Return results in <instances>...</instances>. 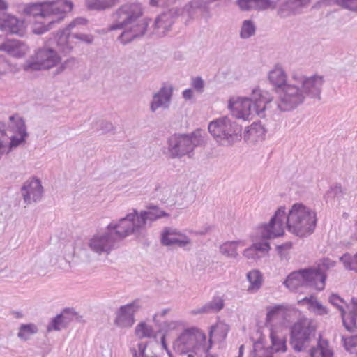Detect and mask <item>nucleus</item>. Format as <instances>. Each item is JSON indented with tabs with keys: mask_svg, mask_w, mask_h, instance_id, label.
<instances>
[{
	"mask_svg": "<svg viewBox=\"0 0 357 357\" xmlns=\"http://www.w3.org/2000/svg\"><path fill=\"white\" fill-rule=\"evenodd\" d=\"M268 80L277 93V108L281 112H289L302 105L305 100L321 99L323 85L322 75L306 76L300 73L287 75L281 64H275L268 74Z\"/></svg>",
	"mask_w": 357,
	"mask_h": 357,
	"instance_id": "f257e3e1",
	"label": "nucleus"
},
{
	"mask_svg": "<svg viewBox=\"0 0 357 357\" xmlns=\"http://www.w3.org/2000/svg\"><path fill=\"white\" fill-rule=\"evenodd\" d=\"M285 220L289 231L300 237L312 234L317 221L316 213L302 204H294L287 215L285 208L280 207L269 222L261 227L262 238H275L282 236Z\"/></svg>",
	"mask_w": 357,
	"mask_h": 357,
	"instance_id": "f03ea898",
	"label": "nucleus"
},
{
	"mask_svg": "<svg viewBox=\"0 0 357 357\" xmlns=\"http://www.w3.org/2000/svg\"><path fill=\"white\" fill-rule=\"evenodd\" d=\"M142 15V7L139 3L123 4L114 13V22L110 29H125L119 36L121 43L126 44L145 33L148 22L144 19L138 20Z\"/></svg>",
	"mask_w": 357,
	"mask_h": 357,
	"instance_id": "7ed1b4c3",
	"label": "nucleus"
},
{
	"mask_svg": "<svg viewBox=\"0 0 357 357\" xmlns=\"http://www.w3.org/2000/svg\"><path fill=\"white\" fill-rule=\"evenodd\" d=\"M73 7V3L70 0H54L26 5L23 12L45 20V24L36 26L33 30L36 34H43L52 29L55 24L60 23Z\"/></svg>",
	"mask_w": 357,
	"mask_h": 357,
	"instance_id": "20e7f679",
	"label": "nucleus"
},
{
	"mask_svg": "<svg viewBox=\"0 0 357 357\" xmlns=\"http://www.w3.org/2000/svg\"><path fill=\"white\" fill-rule=\"evenodd\" d=\"M273 99L267 91L259 88L252 89L250 97H231L228 102V109L236 119L250 120L255 114L264 116L267 104Z\"/></svg>",
	"mask_w": 357,
	"mask_h": 357,
	"instance_id": "39448f33",
	"label": "nucleus"
},
{
	"mask_svg": "<svg viewBox=\"0 0 357 357\" xmlns=\"http://www.w3.org/2000/svg\"><path fill=\"white\" fill-rule=\"evenodd\" d=\"M211 337L206 342L204 333L195 328L185 329L174 342L173 348L178 354L194 357L198 351L208 353L212 348Z\"/></svg>",
	"mask_w": 357,
	"mask_h": 357,
	"instance_id": "423d86ee",
	"label": "nucleus"
},
{
	"mask_svg": "<svg viewBox=\"0 0 357 357\" xmlns=\"http://www.w3.org/2000/svg\"><path fill=\"white\" fill-rule=\"evenodd\" d=\"M211 135L222 144H232L241 139V126L228 116H222L209 123Z\"/></svg>",
	"mask_w": 357,
	"mask_h": 357,
	"instance_id": "0eeeda50",
	"label": "nucleus"
},
{
	"mask_svg": "<svg viewBox=\"0 0 357 357\" xmlns=\"http://www.w3.org/2000/svg\"><path fill=\"white\" fill-rule=\"evenodd\" d=\"M61 61L58 52L52 47L45 45L36 49L33 54L26 60L22 68L26 72L50 70L56 66Z\"/></svg>",
	"mask_w": 357,
	"mask_h": 357,
	"instance_id": "6e6552de",
	"label": "nucleus"
},
{
	"mask_svg": "<svg viewBox=\"0 0 357 357\" xmlns=\"http://www.w3.org/2000/svg\"><path fill=\"white\" fill-rule=\"evenodd\" d=\"M206 132L197 129L190 135L175 134L168 140L169 151L172 156H185L190 153L194 147L204 143Z\"/></svg>",
	"mask_w": 357,
	"mask_h": 357,
	"instance_id": "1a4fd4ad",
	"label": "nucleus"
},
{
	"mask_svg": "<svg viewBox=\"0 0 357 357\" xmlns=\"http://www.w3.org/2000/svg\"><path fill=\"white\" fill-rule=\"evenodd\" d=\"M138 217V211L133 209L132 212L121 218L118 222L112 221L107 226V229L113 233L119 242L132 234L139 235L143 228Z\"/></svg>",
	"mask_w": 357,
	"mask_h": 357,
	"instance_id": "9d476101",
	"label": "nucleus"
},
{
	"mask_svg": "<svg viewBox=\"0 0 357 357\" xmlns=\"http://www.w3.org/2000/svg\"><path fill=\"white\" fill-rule=\"evenodd\" d=\"M0 125L1 132L9 138L11 145L18 146L24 142L27 136L26 126L18 114L10 116L6 126L4 123H1Z\"/></svg>",
	"mask_w": 357,
	"mask_h": 357,
	"instance_id": "9b49d317",
	"label": "nucleus"
},
{
	"mask_svg": "<svg viewBox=\"0 0 357 357\" xmlns=\"http://www.w3.org/2000/svg\"><path fill=\"white\" fill-rule=\"evenodd\" d=\"M93 235L87 242L90 250L100 255H109L113 250L119 246V241L109 229Z\"/></svg>",
	"mask_w": 357,
	"mask_h": 357,
	"instance_id": "f8f14e48",
	"label": "nucleus"
},
{
	"mask_svg": "<svg viewBox=\"0 0 357 357\" xmlns=\"http://www.w3.org/2000/svg\"><path fill=\"white\" fill-rule=\"evenodd\" d=\"M314 328L307 321L295 323L291 328L290 344L298 352L304 351L308 347L310 335Z\"/></svg>",
	"mask_w": 357,
	"mask_h": 357,
	"instance_id": "ddd939ff",
	"label": "nucleus"
},
{
	"mask_svg": "<svg viewBox=\"0 0 357 357\" xmlns=\"http://www.w3.org/2000/svg\"><path fill=\"white\" fill-rule=\"evenodd\" d=\"M55 39L59 50L64 54H68L76 45L75 39L86 44H91L93 41V36L91 34L81 33H71L69 29H64L58 32Z\"/></svg>",
	"mask_w": 357,
	"mask_h": 357,
	"instance_id": "4468645a",
	"label": "nucleus"
},
{
	"mask_svg": "<svg viewBox=\"0 0 357 357\" xmlns=\"http://www.w3.org/2000/svg\"><path fill=\"white\" fill-rule=\"evenodd\" d=\"M43 192L41 181L35 177L25 181L21 188V195L26 205L40 202Z\"/></svg>",
	"mask_w": 357,
	"mask_h": 357,
	"instance_id": "2eb2a0df",
	"label": "nucleus"
},
{
	"mask_svg": "<svg viewBox=\"0 0 357 357\" xmlns=\"http://www.w3.org/2000/svg\"><path fill=\"white\" fill-rule=\"evenodd\" d=\"M139 307L137 300L125 305H121L116 312L114 324L121 328L131 327L135 322V314Z\"/></svg>",
	"mask_w": 357,
	"mask_h": 357,
	"instance_id": "dca6fc26",
	"label": "nucleus"
},
{
	"mask_svg": "<svg viewBox=\"0 0 357 357\" xmlns=\"http://www.w3.org/2000/svg\"><path fill=\"white\" fill-rule=\"evenodd\" d=\"M161 244L165 246L176 245L180 248H186L192 244L191 239L185 234L181 233L177 229L165 227L160 238Z\"/></svg>",
	"mask_w": 357,
	"mask_h": 357,
	"instance_id": "f3484780",
	"label": "nucleus"
},
{
	"mask_svg": "<svg viewBox=\"0 0 357 357\" xmlns=\"http://www.w3.org/2000/svg\"><path fill=\"white\" fill-rule=\"evenodd\" d=\"M173 86L170 84H163L162 87L153 94L150 102V110L155 112L158 109H169L173 95Z\"/></svg>",
	"mask_w": 357,
	"mask_h": 357,
	"instance_id": "a211bd4d",
	"label": "nucleus"
},
{
	"mask_svg": "<svg viewBox=\"0 0 357 357\" xmlns=\"http://www.w3.org/2000/svg\"><path fill=\"white\" fill-rule=\"evenodd\" d=\"M327 275L316 266L305 268V287L313 288L318 291L325 289Z\"/></svg>",
	"mask_w": 357,
	"mask_h": 357,
	"instance_id": "6ab92c4d",
	"label": "nucleus"
},
{
	"mask_svg": "<svg viewBox=\"0 0 357 357\" xmlns=\"http://www.w3.org/2000/svg\"><path fill=\"white\" fill-rule=\"evenodd\" d=\"M0 29L11 34L22 36L24 33V22L10 14H3L0 17Z\"/></svg>",
	"mask_w": 357,
	"mask_h": 357,
	"instance_id": "aec40b11",
	"label": "nucleus"
},
{
	"mask_svg": "<svg viewBox=\"0 0 357 357\" xmlns=\"http://www.w3.org/2000/svg\"><path fill=\"white\" fill-rule=\"evenodd\" d=\"M138 216L144 230L148 222L151 224L160 218L169 217V214L158 206L151 204L147 206V210L138 211Z\"/></svg>",
	"mask_w": 357,
	"mask_h": 357,
	"instance_id": "412c9836",
	"label": "nucleus"
},
{
	"mask_svg": "<svg viewBox=\"0 0 357 357\" xmlns=\"http://www.w3.org/2000/svg\"><path fill=\"white\" fill-rule=\"evenodd\" d=\"M74 312L69 309H65L63 312L54 317L47 326L48 332L52 331H60L66 328L73 320Z\"/></svg>",
	"mask_w": 357,
	"mask_h": 357,
	"instance_id": "4be33fe9",
	"label": "nucleus"
},
{
	"mask_svg": "<svg viewBox=\"0 0 357 357\" xmlns=\"http://www.w3.org/2000/svg\"><path fill=\"white\" fill-rule=\"evenodd\" d=\"M305 268L294 271L289 273L283 284L291 291H296L305 287Z\"/></svg>",
	"mask_w": 357,
	"mask_h": 357,
	"instance_id": "5701e85b",
	"label": "nucleus"
},
{
	"mask_svg": "<svg viewBox=\"0 0 357 357\" xmlns=\"http://www.w3.org/2000/svg\"><path fill=\"white\" fill-rule=\"evenodd\" d=\"M173 24V18L169 13L160 15L155 20L154 33L158 36H163L169 30Z\"/></svg>",
	"mask_w": 357,
	"mask_h": 357,
	"instance_id": "b1692460",
	"label": "nucleus"
},
{
	"mask_svg": "<svg viewBox=\"0 0 357 357\" xmlns=\"http://www.w3.org/2000/svg\"><path fill=\"white\" fill-rule=\"evenodd\" d=\"M5 52L13 57L22 58L29 52V47L22 41L9 40L6 45Z\"/></svg>",
	"mask_w": 357,
	"mask_h": 357,
	"instance_id": "393cba45",
	"label": "nucleus"
},
{
	"mask_svg": "<svg viewBox=\"0 0 357 357\" xmlns=\"http://www.w3.org/2000/svg\"><path fill=\"white\" fill-rule=\"evenodd\" d=\"M265 135V129L261 123H253L244 132V139L250 142H255L262 139Z\"/></svg>",
	"mask_w": 357,
	"mask_h": 357,
	"instance_id": "a878e982",
	"label": "nucleus"
},
{
	"mask_svg": "<svg viewBox=\"0 0 357 357\" xmlns=\"http://www.w3.org/2000/svg\"><path fill=\"white\" fill-rule=\"evenodd\" d=\"M246 276L250 282V286L248 289V291H257L261 288L263 277L259 271L256 269L252 270L247 273Z\"/></svg>",
	"mask_w": 357,
	"mask_h": 357,
	"instance_id": "bb28decb",
	"label": "nucleus"
},
{
	"mask_svg": "<svg viewBox=\"0 0 357 357\" xmlns=\"http://www.w3.org/2000/svg\"><path fill=\"white\" fill-rule=\"evenodd\" d=\"M117 0H86V6L90 10H105L115 6Z\"/></svg>",
	"mask_w": 357,
	"mask_h": 357,
	"instance_id": "cd10ccee",
	"label": "nucleus"
},
{
	"mask_svg": "<svg viewBox=\"0 0 357 357\" xmlns=\"http://www.w3.org/2000/svg\"><path fill=\"white\" fill-rule=\"evenodd\" d=\"M38 328L33 323L22 324L19 328L17 337L24 341H27L30 339L31 336L38 333Z\"/></svg>",
	"mask_w": 357,
	"mask_h": 357,
	"instance_id": "c85d7f7f",
	"label": "nucleus"
},
{
	"mask_svg": "<svg viewBox=\"0 0 357 357\" xmlns=\"http://www.w3.org/2000/svg\"><path fill=\"white\" fill-rule=\"evenodd\" d=\"M224 301L220 297L213 298L199 310L200 313L218 312L224 307Z\"/></svg>",
	"mask_w": 357,
	"mask_h": 357,
	"instance_id": "c756f323",
	"label": "nucleus"
},
{
	"mask_svg": "<svg viewBox=\"0 0 357 357\" xmlns=\"http://www.w3.org/2000/svg\"><path fill=\"white\" fill-rule=\"evenodd\" d=\"M304 301H305L309 305L310 310L316 314L322 316L328 313L327 308L318 301L313 296L305 298Z\"/></svg>",
	"mask_w": 357,
	"mask_h": 357,
	"instance_id": "7c9ffc66",
	"label": "nucleus"
},
{
	"mask_svg": "<svg viewBox=\"0 0 357 357\" xmlns=\"http://www.w3.org/2000/svg\"><path fill=\"white\" fill-rule=\"evenodd\" d=\"M241 241H227L224 243L220 247V251L222 254L231 258L237 257V245L241 244Z\"/></svg>",
	"mask_w": 357,
	"mask_h": 357,
	"instance_id": "2f4dec72",
	"label": "nucleus"
},
{
	"mask_svg": "<svg viewBox=\"0 0 357 357\" xmlns=\"http://www.w3.org/2000/svg\"><path fill=\"white\" fill-rule=\"evenodd\" d=\"M298 1H287L282 3L278 8L277 13L281 18H287L296 14L295 4Z\"/></svg>",
	"mask_w": 357,
	"mask_h": 357,
	"instance_id": "473e14b6",
	"label": "nucleus"
},
{
	"mask_svg": "<svg viewBox=\"0 0 357 357\" xmlns=\"http://www.w3.org/2000/svg\"><path fill=\"white\" fill-rule=\"evenodd\" d=\"M347 270L357 273V253L351 255L349 252L344 253L339 258Z\"/></svg>",
	"mask_w": 357,
	"mask_h": 357,
	"instance_id": "72a5a7b5",
	"label": "nucleus"
},
{
	"mask_svg": "<svg viewBox=\"0 0 357 357\" xmlns=\"http://www.w3.org/2000/svg\"><path fill=\"white\" fill-rule=\"evenodd\" d=\"M344 310L341 312L343 325L349 332H354L357 328V314L350 312L346 316Z\"/></svg>",
	"mask_w": 357,
	"mask_h": 357,
	"instance_id": "f704fd0d",
	"label": "nucleus"
},
{
	"mask_svg": "<svg viewBox=\"0 0 357 357\" xmlns=\"http://www.w3.org/2000/svg\"><path fill=\"white\" fill-rule=\"evenodd\" d=\"M256 27L253 21L245 20L243 22L240 31V37L243 39L249 38L255 33Z\"/></svg>",
	"mask_w": 357,
	"mask_h": 357,
	"instance_id": "c9c22d12",
	"label": "nucleus"
},
{
	"mask_svg": "<svg viewBox=\"0 0 357 357\" xmlns=\"http://www.w3.org/2000/svg\"><path fill=\"white\" fill-rule=\"evenodd\" d=\"M92 128L102 134L107 133L114 130L113 124L107 121L97 119L91 123Z\"/></svg>",
	"mask_w": 357,
	"mask_h": 357,
	"instance_id": "e433bc0d",
	"label": "nucleus"
},
{
	"mask_svg": "<svg viewBox=\"0 0 357 357\" xmlns=\"http://www.w3.org/2000/svg\"><path fill=\"white\" fill-rule=\"evenodd\" d=\"M270 339L273 349L276 352H285L287 351L286 340L279 338L274 331H271L270 333Z\"/></svg>",
	"mask_w": 357,
	"mask_h": 357,
	"instance_id": "4c0bfd02",
	"label": "nucleus"
},
{
	"mask_svg": "<svg viewBox=\"0 0 357 357\" xmlns=\"http://www.w3.org/2000/svg\"><path fill=\"white\" fill-rule=\"evenodd\" d=\"M153 333L152 327L144 322H140L135 328V334L139 339L150 338L152 337Z\"/></svg>",
	"mask_w": 357,
	"mask_h": 357,
	"instance_id": "58836bf2",
	"label": "nucleus"
},
{
	"mask_svg": "<svg viewBox=\"0 0 357 357\" xmlns=\"http://www.w3.org/2000/svg\"><path fill=\"white\" fill-rule=\"evenodd\" d=\"M310 355L311 357H333V352L319 344L310 349Z\"/></svg>",
	"mask_w": 357,
	"mask_h": 357,
	"instance_id": "ea45409f",
	"label": "nucleus"
},
{
	"mask_svg": "<svg viewBox=\"0 0 357 357\" xmlns=\"http://www.w3.org/2000/svg\"><path fill=\"white\" fill-rule=\"evenodd\" d=\"M264 225H261L259 227V231L260 234V237L261 239H263V241L257 242L252 245V248L255 249V251L257 252V251L261 252H267L271 249L269 243L266 241L269 238H264L261 236V227Z\"/></svg>",
	"mask_w": 357,
	"mask_h": 357,
	"instance_id": "a19ab883",
	"label": "nucleus"
},
{
	"mask_svg": "<svg viewBox=\"0 0 357 357\" xmlns=\"http://www.w3.org/2000/svg\"><path fill=\"white\" fill-rule=\"evenodd\" d=\"M255 10H258L275 9L277 6V3L271 0H255Z\"/></svg>",
	"mask_w": 357,
	"mask_h": 357,
	"instance_id": "79ce46f5",
	"label": "nucleus"
},
{
	"mask_svg": "<svg viewBox=\"0 0 357 357\" xmlns=\"http://www.w3.org/2000/svg\"><path fill=\"white\" fill-rule=\"evenodd\" d=\"M336 262L329 258H323L321 261L315 266L317 268L321 271L322 273H326V271L330 268L335 267Z\"/></svg>",
	"mask_w": 357,
	"mask_h": 357,
	"instance_id": "37998d69",
	"label": "nucleus"
},
{
	"mask_svg": "<svg viewBox=\"0 0 357 357\" xmlns=\"http://www.w3.org/2000/svg\"><path fill=\"white\" fill-rule=\"evenodd\" d=\"M343 192L342 187L340 185H335V186H332L330 188V189L327 191L326 194V199L328 202V199H333V198H340L342 196Z\"/></svg>",
	"mask_w": 357,
	"mask_h": 357,
	"instance_id": "c03bdc74",
	"label": "nucleus"
},
{
	"mask_svg": "<svg viewBox=\"0 0 357 357\" xmlns=\"http://www.w3.org/2000/svg\"><path fill=\"white\" fill-rule=\"evenodd\" d=\"M336 3L344 8L357 11V0H335Z\"/></svg>",
	"mask_w": 357,
	"mask_h": 357,
	"instance_id": "a18cd8bd",
	"label": "nucleus"
},
{
	"mask_svg": "<svg viewBox=\"0 0 357 357\" xmlns=\"http://www.w3.org/2000/svg\"><path fill=\"white\" fill-rule=\"evenodd\" d=\"M191 85L199 93H202L204 91L205 83L203 79L199 76L192 78Z\"/></svg>",
	"mask_w": 357,
	"mask_h": 357,
	"instance_id": "49530a36",
	"label": "nucleus"
},
{
	"mask_svg": "<svg viewBox=\"0 0 357 357\" xmlns=\"http://www.w3.org/2000/svg\"><path fill=\"white\" fill-rule=\"evenodd\" d=\"M291 247L292 243L291 242H287L285 243L277 246L276 250L278 251V253L280 255L281 259L287 258V251L290 250Z\"/></svg>",
	"mask_w": 357,
	"mask_h": 357,
	"instance_id": "de8ad7c7",
	"label": "nucleus"
},
{
	"mask_svg": "<svg viewBox=\"0 0 357 357\" xmlns=\"http://www.w3.org/2000/svg\"><path fill=\"white\" fill-rule=\"evenodd\" d=\"M255 0H238L237 5L241 10L247 11L250 10H255Z\"/></svg>",
	"mask_w": 357,
	"mask_h": 357,
	"instance_id": "09e8293b",
	"label": "nucleus"
},
{
	"mask_svg": "<svg viewBox=\"0 0 357 357\" xmlns=\"http://www.w3.org/2000/svg\"><path fill=\"white\" fill-rule=\"evenodd\" d=\"M11 70L10 62L4 56H0V75H4Z\"/></svg>",
	"mask_w": 357,
	"mask_h": 357,
	"instance_id": "8fccbe9b",
	"label": "nucleus"
},
{
	"mask_svg": "<svg viewBox=\"0 0 357 357\" xmlns=\"http://www.w3.org/2000/svg\"><path fill=\"white\" fill-rule=\"evenodd\" d=\"M228 331H229L228 326L226 325V324H218V325H217L215 326H212V328H211V329L210 331L209 335H210V336H211L213 332L220 331L221 333H222L221 336L223 338H225V337L227 336Z\"/></svg>",
	"mask_w": 357,
	"mask_h": 357,
	"instance_id": "3c124183",
	"label": "nucleus"
},
{
	"mask_svg": "<svg viewBox=\"0 0 357 357\" xmlns=\"http://www.w3.org/2000/svg\"><path fill=\"white\" fill-rule=\"evenodd\" d=\"M342 342L345 349L349 351L356 346V340L353 337H342Z\"/></svg>",
	"mask_w": 357,
	"mask_h": 357,
	"instance_id": "603ef678",
	"label": "nucleus"
},
{
	"mask_svg": "<svg viewBox=\"0 0 357 357\" xmlns=\"http://www.w3.org/2000/svg\"><path fill=\"white\" fill-rule=\"evenodd\" d=\"M342 301H343V300L340 297L339 295H337L336 294H333L329 297V302L332 305L336 306L341 311V312L344 311V309H343L342 306L339 305V303H342Z\"/></svg>",
	"mask_w": 357,
	"mask_h": 357,
	"instance_id": "864d4df0",
	"label": "nucleus"
},
{
	"mask_svg": "<svg viewBox=\"0 0 357 357\" xmlns=\"http://www.w3.org/2000/svg\"><path fill=\"white\" fill-rule=\"evenodd\" d=\"M284 307L282 305H277L271 307L266 314V319L271 320L274 315L278 313L280 311L284 310Z\"/></svg>",
	"mask_w": 357,
	"mask_h": 357,
	"instance_id": "5fc2aeb1",
	"label": "nucleus"
},
{
	"mask_svg": "<svg viewBox=\"0 0 357 357\" xmlns=\"http://www.w3.org/2000/svg\"><path fill=\"white\" fill-rule=\"evenodd\" d=\"M243 255L248 259H256L258 258L257 252L255 251V249L251 246L245 250Z\"/></svg>",
	"mask_w": 357,
	"mask_h": 357,
	"instance_id": "6e6d98bb",
	"label": "nucleus"
},
{
	"mask_svg": "<svg viewBox=\"0 0 357 357\" xmlns=\"http://www.w3.org/2000/svg\"><path fill=\"white\" fill-rule=\"evenodd\" d=\"M176 0H151L153 6H165L173 4Z\"/></svg>",
	"mask_w": 357,
	"mask_h": 357,
	"instance_id": "4d7b16f0",
	"label": "nucleus"
},
{
	"mask_svg": "<svg viewBox=\"0 0 357 357\" xmlns=\"http://www.w3.org/2000/svg\"><path fill=\"white\" fill-rule=\"evenodd\" d=\"M86 23V20L84 19V18H77L76 20H73L71 23H70L68 24V26L67 27H66L65 29H69V31H70V30L75 26L76 24H85Z\"/></svg>",
	"mask_w": 357,
	"mask_h": 357,
	"instance_id": "13d9d810",
	"label": "nucleus"
},
{
	"mask_svg": "<svg viewBox=\"0 0 357 357\" xmlns=\"http://www.w3.org/2000/svg\"><path fill=\"white\" fill-rule=\"evenodd\" d=\"M182 96L185 100H190L193 98V91L191 89H187L183 91Z\"/></svg>",
	"mask_w": 357,
	"mask_h": 357,
	"instance_id": "bf43d9fd",
	"label": "nucleus"
},
{
	"mask_svg": "<svg viewBox=\"0 0 357 357\" xmlns=\"http://www.w3.org/2000/svg\"><path fill=\"white\" fill-rule=\"evenodd\" d=\"M139 354L142 357H146L148 355L146 354L145 351L147 348V343L140 342L137 344Z\"/></svg>",
	"mask_w": 357,
	"mask_h": 357,
	"instance_id": "052dcab7",
	"label": "nucleus"
},
{
	"mask_svg": "<svg viewBox=\"0 0 357 357\" xmlns=\"http://www.w3.org/2000/svg\"><path fill=\"white\" fill-rule=\"evenodd\" d=\"M160 342H161L162 348L167 351V353L169 357H173L172 352L169 350V349L167 347V344L166 343L165 335H162V337L160 338Z\"/></svg>",
	"mask_w": 357,
	"mask_h": 357,
	"instance_id": "680f3d73",
	"label": "nucleus"
},
{
	"mask_svg": "<svg viewBox=\"0 0 357 357\" xmlns=\"http://www.w3.org/2000/svg\"><path fill=\"white\" fill-rule=\"evenodd\" d=\"M74 59H70L66 60L64 63H61V66L56 69V74H59L62 73L66 68L68 63H69L70 61H73Z\"/></svg>",
	"mask_w": 357,
	"mask_h": 357,
	"instance_id": "e2e57ef3",
	"label": "nucleus"
},
{
	"mask_svg": "<svg viewBox=\"0 0 357 357\" xmlns=\"http://www.w3.org/2000/svg\"><path fill=\"white\" fill-rule=\"evenodd\" d=\"M8 40H6L5 37L0 36V50L5 52L6 45Z\"/></svg>",
	"mask_w": 357,
	"mask_h": 357,
	"instance_id": "0e129e2a",
	"label": "nucleus"
},
{
	"mask_svg": "<svg viewBox=\"0 0 357 357\" xmlns=\"http://www.w3.org/2000/svg\"><path fill=\"white\" fill-rule=\"evenodd\" d=\"M169 312V309H163L160 313H157L153 316V321H156L158 316L164 317Z\"/></svg>",
	"mask_w": 357,
	"mask_h": 357,
	"instance_id": "69168bd1",
	"label": "nucleus"
},
{
	"mask_svg": "<svg viewBox=\"0 0 357 357\" xmlns=\"http://www.w3.org/2000/svg\"><path fill=\"white\" fill-rule=\"evenodd\" d=\"M351 303L353 304V310L351 312L357 314V298H352Z\"/></svg>",
	"mask_w": 357,
	"mask_h": 357,
	"instance_id": "338daca9",
	"label": "nucleus"
},
{
	"mask_svg": "<svg viewBox=\"0 0 357 357\" xmlns=\"http://www.w3.org/2000/svg\"><path fill=\"white\" fill-rule=\"evenodd\" d=\"M8 8V3L5 0H0V11H4Z\"/></svg>",
	"mask_w": 357,
	"mask_h": 357,
	"instance_id": "774afa93",
	"label": "nucleus"
}]
</instances>
